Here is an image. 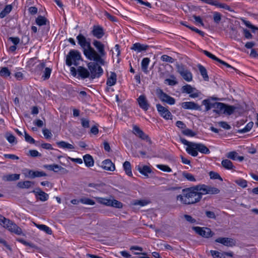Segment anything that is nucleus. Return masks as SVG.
<instances>
[{"label":"nucleus","mask_w":258,"mask_h":258,"mask_svg":"<svg viewBox=\"0 0 258 258\" xmlns=\"http://www.w3.org/2000/svg\"><path fill=\"white\" fill-rule=\"evenodd\" d=\"M176 200L182 204L194 205L201 200V195L198 192V187L193 186L182 190V194L176 197Z\"/></svg>","instance_id":"obj_1"},{"label":"nucleus","mask_w":258,"mask_h":258,"mask_svg":"<svg viewBox=\"0 0 258 258\" xmlns=\"http://www.w3.org/2000/svg\"><path fill=\"white\" fill-rule=\"evenodd\" d=\"M93 44L98 50V52L91 46L90 49L85 51V56L88 59H95L98 61L103 63V60H105L104 57L106 55L104 45L97 40L93 41Z\"/></svg>","instance_id":"obj_2"},{"label":"nucleus","mask_w":258,"mask_h":258,"mask_svg":"<svg viewBox=\"0 0 258 258\" xmlns=\"http://www.w3.org/2000/svg\"><path fill=\"white\" fill-rule=\"evenodd\" d=\"M180 141L183 144L187 146L186 148V151L193 157L198 156V151L204 154H209L210 153V150L203 144L190 142L181 137L180 138Z\"/></svg>","instance_id":"obj_3"},{"label":"nucleus","mask_w":258,"mask_h":258,"mask_svg":"<svg viewBox=\"0 0 258 258\" xmlns=\"http://www.w3.org/2000/svg\"><path fill=\"white\" fill-rule=\"evenodd\" d=\"M89 60L93 61L87 63V67L90 74V79L93 80L95 78H100L103 74V70L101 66H104L105 64V60H103V63L100 62L95 59Z\"/></svg>","instance_id":"obj_4"},{"label":"nucleus","mask_w":258,"mask_h":258,"mask_svg":"<svg viewBox=\"0 0 258 258\" xmlns=\"http://www.w3.org/2000/svg\"><path fill=\"white\" fill-rule=\"evenodd\" d=\"M217 98H212L211 99H207L203 100L202 104L206 106V111H208L211 108H214L213 112L218 114L222 113L225 104L221 102H212V100H217Z\"/></svg>","instance_id":"obj_5"},{"label":"nucleus","mask_w":258,"mask_h":258,"mask_svg":"<svg viewBox=\"0 0 258 258\" xmlns=\"http://www.w3.org/2000/svg\"><path fill=\"white\" fill-rule=\"evenodd\" d=\"M82 59L81 53L77 50L72 49L70 51L66 58V64L70 67L72 64L78 66V61Z\"/></svg>","instance_id":"obj_6"},{"label":"nucleus","mask_w":258,"mask_h":258,"mask_svg":"<svg viewBox=\"0 0 258 258\" xmlns=\"http://www.w3.org/2000/svg\"><path fill=\"white\" fill-rule=\"evenodd\" d=\"M177 72L182 78L187 82H190L192 80L191 73L183 64H177L176 65Z\"/></svg>","instance_id":"obj_7"},{"label":"nucleus","mask_w":258,"mask_h":258,"mask_svg":"<svg viewBox=\"0 0 258 258\" xmlns=\"http://www.w3.org/2000/svg\"><path fill=\"white\" fill-rule=\"evenodd\" d=\"M77 40L78 44L83 49L84 54L85 55V51L90 49L91 47L90 39H88L82 34H79L77 36Z\"/></svg>","instance_id":"obj_8"},{"label":"nucleus","mask_w":258,"mask_h":258,"mask_svg":"<svg viewBox=\"0 0 258 258\" xmlns=\"http://www.w3.org/2000/svg\"><path fill=\"white\" fill-rule=\"evenodd\" d=\"M156 94L162 102H165L169 105H173L175 104V99L164 93L162 89H157L156 90Z\"/></svg>","instance_id":"obj_9"},{"label":"nucleus","mask_w":258,"mask_h":258,"mask_svg":"<svg viewBox=\"0 0 258 258\" xmlns=\"http://www.w3.org/2000/svg\"><path fill=\"white\" fill-rule=\"evenodd\" d=\"M192 229L199 235L203 237L209 238L214 235L211 230L207 227H193Z\"/></svg>","instance_id":"obj_10"},{"label":"nucleus","mask_w":258,"mask_h":258,"mask_svg":"<svg viewBox=\"0 0 258 258\" xmlns=\"http://www.w3.org/2000/svg\"><path fill=\"white\" fill-rule=\"evenodd\" d=\"M215 241L227 247H233L236 244V240L230 237H218Z\"/></svg>","instance_id":"obj_11"},{"label":"nucleus","mask_w":258,"mask_h":258,"mask_svg":"<svg viewBox=\"0 0 258 258\" xmlns=\"http://www.w3.org/2000/svg\"><path fill=\"white\" fill-rule=\"evenodd\" d=\"M181 91L182 93H185L189 94V97L191 98H197L199 96V92L195 88L192 87L190 85L186 84L181 88Z\"/></svg>","instance_id":"obj_12"},{"label":"nucleus","mask_w":258,"mask_h":258,"mask_svg":"<svg viewBox=\"0 0 258 258\" xmlns=\"http://www.w3.org/2000/svg\"><path fill=\"white\" fill-rule=\"evenodd\" d=\"M6 227L8 230L12 232L15 233L17 235H21L22 234V230L21 228L18 226L16 224L14 223L10 220H6L5 221Z\"/></svg>","instance_id":"obj_13"},{"label":"nucleus","mask_w":258,"mask_h":258,"mask_svg":"<svg viewBox=\"0 0 258 258\" xmlns=\"http://www.w3.org/2000/svg\"><path fill=\"white\" fill-rule=\"evenodd\" d=\"M156 107L159 114L165 119H172V115L169 110L160 104L156 105Z\"/></svg>","instance_id":"obj_14"},{"label":"nucleus","mask_w":258,"mask_h":258,"mask_svg":"<svg viewBox=\"0 0 258 258\" xmlns=\"http://www.w3.org/2000/svg\"><path fill=\"white\" fill-rule=\"evenodd\" d=\"M32 192L35 194L37 200L42 202H45L48 199V195L43 191L39 187L36 188Z\"/></svg>","instance_id":"obj_15"},{"label":"nucleus","mask_w":258,"mask_h":258,"mask_svg":"<svg viewBox=\"0 0 258 258\" xmlns=\"http://www.w3.org/2000/svg\"><path fill=\"white\" fill-rule=\"evenodd\" d=\"M91 33L97 39H101L104 35L103 28L99 25L93 26Z\"/></svg>","instance_id":"obj_16"},{"label":"nucleus","mask_w":258,"mask_h":258,"mask_svg":"<svg viewBox=\"0 0 258 258\" xmlns=\"http://www.w3.org/2000/svg\"><path fill=\"white\" fill-rule=\"evenodd\" d=\"M133 133L138 136L139 138L143 140H147L149 144H151V141L149 139V137L144 134V133L137 125L133 126Z\"/></svg>","instance_id":"obj_17"},{"label":"nucleus","mask_w":258,"mask_h":258,"mask_svg":"<svg viewBox=\"0 0 258 258\" xmlns=\"http://www.w3.org/2000/svg\"><path fill=\"white\" fill-rule=\"evenodd\" d=\"M78 77L82 79L89 78L90 79V74L89 70L84 67L80 66L77 68Z\"/></svg>","instance_id":"obj_18"},{"label":"nucleus","mask_w":258,"mask_h":258,"mask_svg":"<svg viewBox=\"0 0 258 258\" xmlns=\"http://www.w3.org/2000/svg\"><path fill=\"white\" fill-rule=\"evenodd\" d=\"M181 106L185 109L201 110V106L194 102H184L181 103Z\"/></svg>","instance_id":"obj_19"},{"label":"nucleus","mask_w":258,"mask_h":258,"mask_svg":"<svg viewBox=\"0 0 258 258\" xmlns=\"http://www.w3.org/2000/svg\"><path fill=\"white\" fill-rule=\"evenodd\" d=\"M138 102L139 106L145 111L149 109L150 105L145 95H140L138 98Z\"/></svg>","instance_id":"obj_20"},{"label":"nucleus","mask_w":258,"mask_h":258,"mask_svg":"<svg viewBox=\"0 0 258 258\" xmlns=\"http://www.w3.org/2000/svg\"><path fill=\"white\" fill-rule=\"evenodd\" d=\"M149 47V45L142 44L140 43H135L133 44L131 49L139 53L146 51Z\"/></svg>","instance_id":"obj_21"},{"label":"nucleus","mask_w":258,"mask_h":258,"mask_svg":"<svg viewBox=\"0 0 258 258\" xmlns=\"http://www.w3.org/2000/svg\"><path fill=\"white\" fill-rule=\"evenodd\" d=\"M136 169L141 174L147 177H149L148 174L152 172V169L147 165H144L142 166L138 165L136 167Z\"/></svg>","instance_id":"obj_22"},{"label":"nucleus","mask_w":258,"mask_h":258,"mask_svg":"<svg viewBox=\"0 0 258 258\" xmlns=\"http://www.w3.org/2000/svg\"><path fill=\"white\" fill-rule=\"evenodd\" d=\"M101 167L106 170L113 171L115 170V165L110 159H106L102 162Z\"/></svg>","instance_id":"obj_23"},{"label":"nucleus","mask_w":258,"mask_h":258,"mask_svg":"<svg viewBox=\"0 0 258 258\" xmlns=\"http://www.w3.org/2000/svg\"><path fill=\"white\" fill-rule=\"evenodd\" d=\"M28 176L31 178H35L36 177L47 176V174L43 171H33L32 170H29Z\"/></svg>","instance_id":"obj_24"},{"label":"nucleus","mask_w":258,"mask_h":258,"mask_svg":"<svg viewBox=\"0 0 258 258\" xmlns=\"http://www.w3.org/2000/svg\"><path fill=\"white\" fill-rule=\"evenodd\" d=\"M226 157L228 158L233 160H238L239 161H242L244 160V157L238 156V153L235 151H231L229 152L227 154Z\"/></svg>","instance_id":"obj_25"},{"label":"nucleus","mask_w":258,"mask_h":258,"mask_svg":"<svg viewBox=\"0 0 258 258\" xmlns=\"http://www.w3.org/2000/svg\"><path fill=\"white\" fill-rule=\"evenodd\" d=\"M83 160L85 165L88 167H92L94 165V159L92 156L89 154H86L83 156Z\"/></svg>","instance_id":"obj_26"},{"label":"nucleus","mask_w":258,"mask_h":258,"mask_svg":"<svg viewBox=\"0 0 258 258\" xmlns=\"http://www.w3.org/2000/svg\"><path fill=\"white\" fill-rule=\"evenodd\" d=\"M221 164L226 169L235 170V166L233 165L232 162L228 159L223 160Z\"/></svg>","instance_id":"obj_27"},{"label":"nucleus","mask_w":258,"mask_h":258,"mask_svg":"<svg viewBox=\"0 0 258 258\" xmlns=\"http://www.w3.org/2000/svg\"><path fill=\"white\" fill-rule=\"evenodd\" d=\"M116 74L114 72H111L110 77L107 80L106 84L109 86L114 85L116 82Z\"/></svg>","instance_id":"obj_28"},{"label":"nucleus","mask_w":258,"mask_h":258,"mask_svg":"<svg viewBox=\"0 0 258 258\" xmlns=\"http://www.w3.org/2000/svg\"><path fill=\"white\" fill-rule=\"evenodd\" d=\"M236 109V107L234 106L226 105L225 104V106L222 113L230 115L234 113Z\"/></svg>","instance_id":"obj_29"},{"label":"nucleus","mask_w":258,"mask_h":258,"mask_svg":"<svg viewBox=\"0 0 258 258\" xmlns=\"http://www.w3.org/2000/svg\"><path fill=\"white\" fill-rule=\"evenodd\" d=\"M195 187H198V192L200 194L201 199H202L203 195L208 194V185L205 184H199L195 185Z\"/></svg>","instance_id":"obj_30"},{"label":"nucleus","mask_w":258,"mask_h":258,"mask_svg":"<svg viewBox=\"0 0 258 258\" xmlns=\"http://www.w3.org/2000/svg\"><path fill=\"white\" fill-rule=\"evenodd\" d=\"M56 145L59 147L63 149H68L73 150L75 149L74 146L64 141H59L56 143Z\"/></svg>","instance_id":"obj_31"},{"label":"nucleus","mask_w":258,"mask_h":258,"mask_svg":"<svg viewBox=\"0 0 258 258\" xmlns=\"http://www.w3.org/2000/svg\"><path fill=\"white\" fill-rule=\"evenodd\" d=\"M123 169L125 173L129 176H132V167L131 163L129 161H125L123 164Z\"/></svg>","instance_id":"obj_32"},{"label":"nucleus","mask_w":258,"mask_h":258,"mask_svg":"<svg viewBox=\"0 0 258 258\" xmlns=\"http://www.w3.org/2000/svg\"><path fill=\"white\" fill-rule=\"evenodd\" d=\"M150 59L148 57L144 58L141 62V68L142 71L145 73H147L148 72V67L149 64Z\"/></svg>","instance_id":"obj_33"},{"label":"nucleus","mask_w":258,"mask_h":258,"mask_svg":"<svg viewBox=\"0 0 258 258\" xmlns=\"http://www.w3.org/2000/svg\"><path fill=\"white\" fill-rule=\"evenodd\" d=\"M198 68L199 71L201 73V75L202 76L204 80L205 81H208L209 77L207 74V72L206 68L201 64H199L198 65Z\"/></svg>","instance_id":"obj_34"},{"label":"nucleus","mask_w":258,"mask_h":258,"mask_svg":"<svg viewBox=\"0 0 258 258\" xmlns=\"http://www.w3.org/2000/svg\"><path fill=\"white\" fill-rule=\"evenodd\" d=\"M35 22L37 25L41 26L43 25H45L47 24V23H49L47 19L42 16H39L35 20Z\"/></svg>","instance_id":"obj_35"},{"label":"nucleus","mask_w":258,"mask_h":258,"mask_svg":"<svg viewBox=\"0 0 258 258\" xmlns=\"http://www.w3.org/2000/svg\"><path fill=\"white\" fill-rule=\"evenodd\" d=\"M12 10V6L11 5L6 6L4 10L0 13V18L2 19L5 17L9 14Z\"/></svg>","instance_id":"obj_36"},{"label":"nucleus","mask_w":258,"mask_h":258,"mask_svg":"<svg viewBox=\"0 0 258 258\" xmlns=\"http://www.w3.org/2000/svg\"><path fill=\"white\" fill-rule=\"evenodd\" d=\"M35 226L40 230L44 231L46 233L51 235L52 233L51 229L45 225L36 224Z\"/></svg>","instance_id":"obj_37"},{"label":"nucleus","mask_w":258,"mask_h":258,"mask_svg":"<svg viewBox=\"0 0 258 258\" xmlns=\"http://www.w3.org/2000/svg\"><path fill=\"white\" fill-rule=\"evenodd\" d=\"M253 125V122L250 121L248 122L246 126L242 129L238 130L237 133L240 134H244L249 132L252 127Z\"/></svg>","instance_id":"obj_38"},{"label":"nucleus","mask_w":258,"mask_h":258,"mask_svg":"<svg viewBox=\"0 0 258 258\" xmlns=\"http://www.w3.org/2000/svg\"><path fill=\"white\" fill-rule=\"evenodd\" d=\"M33 182L30 181H20L18 183V186L21 188H29L32 184Z\"/></svg>","instance_id":"obj_39"},{"label":"nucleus","mask_w":258,"mask_h":258,"mask_svg":"<svg viewBox=\"0 0 258 258\" xmlns=\"http://www.w3.org/2000/svg\"><path fill=\"white\" fill-rule=\"evenodd\" d=\"M171 79H166L164 81L165 84H168L170 86H174L177 84L178 82L176 80V78L174 75H171Z\"/></svg>","instance_id":"obj_40"},{"label":"nucleus","mask_w":258,"mask_h":258,"mask_svg":"<svg viewBox=\"0 0 258 258\" xmlns=\"http://www.w3.org/2000/svg\"><path fill=\"white\" fill-rule=\"evenodd\" d=\"M109 206L120 209L122 208L123 204L118 201L111 199Z\"/></svg>","instance_id":"obj_41"},{"label":"nucleus","mask_w":258,"mask_h":258,"mask_svg":"<svg viewBox=\"0 0 258 258\" xmlns=\"http://www.w3.org/2000/svg\"><path fill=\"white\" fill-rule=\"evenodd\" d=\"M105 185L104 183H89L88 186V187L94 188V189L97 190H101L102 187Z\"/></svg>","instance_id":"obj_42"},{"label":"nucleus","mask_w":258,"mask_h":258,"mask_svg":"<svg viewBox=\"0 0 258 258\" xmlns=\"http://www.w3.org/2000/svg\"><path fill=\"white\" fill-rule=\"evenodd\" d=\"M52 70L50 68H45L43 72V74L42 76V78L43 80H48L50 78Z\"/></svg>","instance_id":"obj_43"},{"label":"nucleus","mask_w":258,"mask_h":258,"mask_svg":"<svg viewBox=\"0 0 258 258\" xmlns=\"http://www.w3.org/2000/svg\"><path fill=\"white\" fill-rule=\"evenodd\" d=\"M96 199L98 203L107 206H110V203L111 199H106V198H100L98 197L96 198Z\"/></svg>","instance_id":"obj_44"},{"label":"nucleus","mask_w":258,"mask_h":258,"mask_svg":"<svg viewBox=\"0 0 258 258\" xmlns=\"http://www.w3.org/2000/svg\"><path fill=\"white\" fill-rule=\"evenodd\" d=\"M210 253L213 258H225L223 255V252L221 253L217 250H211Z\"/></svg>","instance_id":"obj_45"},{"label":"nucleus","mask_w":258,"mask_h":258,"mask_svg":"<svg viewBox=\"0 0 258 258\" xmlns=\"http://www.w3.org/2000/svg\"><path fill=\"white\" fill-rule=\"evenodd\" d=\"M6 179L8 181H16L20 178V174H12L7 175Z\"/></svg>","instance_id":"obj_46"},{"label":"nucleus","mask_w":258,"mask_h":258,"mask_svg":"<svg viewBox=\"0 0 258 258\" xmlns=\"http://www.w3.org/2000/svg\"><path fill=\"white\" fill-rule=\"evenodd\" d=\"M80 202L83 204L88 205H94L95 204L93 200L86 198L81 199Z\"/></svg>","instance_id":"obj_47"},{"label":"nucleus","mask_w":258,"mask_h":258,"mask_svg":"<svg viewBox=\"0 0 258 258\" xmlns=\"http://www.w3.org/2000/svg\"><path fill=\"white\" fill-rule=\"evenodd\" d=\"M235 182L242 188H245L247 186V181L242 178H239L235 181Z\"/></svg>","instance_id":"obj_48"},{"label":"nucleus","mask_w":258,"mask_h":258,"mask_svg":"<svg viewBox=\"0 0 258 258\" xmlns=\"http://www.w3.org/2000/svg\"><path fill=\"white\" fill-rule=\"evenodd\" d=\"M182 176L190 181H196V180L194 175L186 172L182 173Z\"/></svg>","instance_id":"obj_49"},{"label":"nucleus","mask_w":258,"mask_h":258,"mask_svg":"<svg viewBox=\"0 0 258 258\" xmlns=\"http://www.w3.org/2000/svg\"><path fill=\"white\" fill-rule=\"evenodd\" d=\"M243 23L245 24V25L249 28L252 29V32L254 33L256 29H258V27L252 25L250 22L248 21H246L245 20H242Z\"/></svg>","instance_id":"obj_50"},{"label":"nucleus","mask_w":258,"mask_h":258,"mask_svg":"<svg viewBox=\"0 0 258 258\" xmlns=\"http://www.w3.org/2000/svg\"><path fill=\"white\" fill-rule=\"evenodd\" d=\"M11 73L9 69L6 67L2 68L0 71V75L2 77H7L9 76Z\"/></svg>","instance_id":"obj_51"},{"label":"nucleus","mask_w":258,"mask_h":258,"mask_svg":"<svg viewBox=\"0 0 258 258\" xmlns=\"http://www.w3.org/2000/svg\"><path fill=\"white\" fill-rule=\"evenodd\" d=\"M156 167L161 170L165 172H170L172 171L171 169L167 165L158 164L157 165Z\"/></svg>","instance_id":"obj_52"},{"label":"nucleus","mask_w":258,"mask_h":258,"mask_svg":"<svg viewBox=\"0 0 258 258\" xmlns=\"http://www.w3.org/2000/svg\"><path fill=\"white\" fill-rule=\"evenodd\" d=\"M221 18H222V15L220 13L217 12H215L214 13L213 19H214V21L216 23L219 24V22L221 20Z\"/></svg>","instance_id":"obj_53"},{"label":"nucleus","mask_w":258,"mask_h":258,"mask_svg":"<svg viewBox=\"0 0 258 258\" xmlns=\"http://www.w3.org/2000/svg\"><path fill=\"white\" fill-rule=\"evenodd\" d=\"M182 133L184 135L189 137H194L196 135V134L195 132L189 128H185V130L182 131Z\"/></svg>","instance_id":"obj_54"},{"label":"nucleus","mask_w":258,"mask_h":258,"mask_svg":"<svg viewBox=\"0 0 258 258\" xmlns=\"http://www.w3.org/2000/svg\"><path fill=\"white\" fill-rule=\"evenodd\" d=\"M6 137L7 138V140L10 143L13 144L15 142V143H17V142H15L16 138L12 134L7 133L6 134Z\"/></svg>","instance_id":"obj_55"},{"label":"nucleus","mask_w":258,"mask_h":258,"mask_svg":"<svg viewBox=\"0 0 258 258\" xmlns=\"http://www.w3.org/2000/svg\"><path fill=\"white\" fill-rule=\"evenodd\" d=\"M209 175H210V178L211 179H218L220 180L221 181H223V179L222 178V177L220 176L219 174H218L217 172H215L214 171H211L209 173Z\"/></svg>","instance_id":"obj_56"},{"label":"nucleus","mask_w":258,"mask_h":258,"mask_svg":"<svg viewBox=\"0 0 258 258\" xmlns=\"http://www.w3.org/2000/svg\"><path fill=\"white\" fill-rule=\"evenodd\" d=\"M24 137L25 140L27 142L29 143L30 144H35V140L29 135L26 131L24 132Z\"/></svg>","instance_id":"obj_57"},{"label":"nucleus","mask_w":258,"mask_h":258,"mask_svg":"<svg viewBox=\"0 0 258 258\" xmlns=\"http://www.w3.org/2000/svg\"><path fill=\"white\" fill-rule=\"evenodd\" d=\"M208 194H218L220 192V190L216 187L208 185Z\"/></svg>","instance_id":"obj_58"},{"label":"nucleus","mask_w":258,"mask_h":258,"mask_svg":"<svg viewBox=\"0 0 258 258\" xmlns=\"http://www.w3.org/2000/svg\"><path fill=\"white\" fill-rule=\"evenodd\" d=\"M161 59L163 61L173 63L174 61V59L167 55H163L161 57Z\"/></svg>","instance_id":"obj_59"},{"label":"nucleus","mask_w":258,"mask_h":258,"mask_svg":"<svg viewBox=\"0 0 258 258\" xmlns=\"http://www.w3.org/2000/svg\"><path fill=\"white\" fill-rule=\"evenodd\" d=\"M43 134L45 139H48L52 137V134L50 130L47 128H44L42 130Z\"/></svg>","instance_id":"obj_60"},{"label":"nucleus","mask_w":258,"mask_h":258,"mask_svg":"<svg viewBox=\"0 0 258 258\" xmlns=\"http://www.w3.org/2000/svg\"><path fill=\"white\" fill-rule=\"evenodd\" d=\"M242 30L244 36L246 39H250L252 38L253 36L249 30L245 28H243Z\"/></svg>","instance_id":"obj_61"},{"label":"nucleus","mask_w":258,"mask_h":258,"mask_svg":"<svg viewBox=\"0 0 258 258\" xmlns=\"http://www.w3.org/2000/svg\"><path fill=\"white\" fill-rule=\"evenodd\" d=\"M205 215L207 216V217L209 219H215L216 218L215 213L212 211H206Z\"/></svg>","instance_id":"obj_62"},{"label":"nucleus","mask_w":258,"mask_h":258,"mask_svg":"<svg viewBox=\"0 0 258 258\" xmlns=\"http://www.w3.org/2000/svg\"><path fill=\"white\" fill-rule=\"evenodd\" d=\"M81 124L84 128H88L89 127V120L88 119L82 118L81 119Z\"/></svg>","instance_id":"obj_63"},{"label":"nucleus","mask_w":258,"mask_h":258,"mask_svg":"<svg viewBox=\"0 0 258 258\" xmlns=\"http://www.w3.org/2000/svg\"><path fill=\"white\" fill-rule=\"evenodd\" d=\"M29 154L32 157H41V154L37 150H31L29 151Z\"/></svg>","instance_id":"obj_64"}]
</instances>
